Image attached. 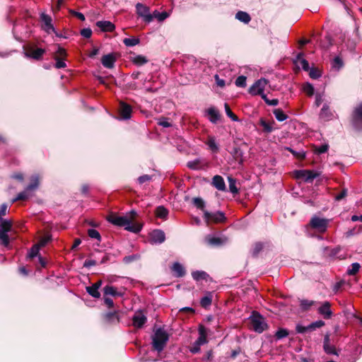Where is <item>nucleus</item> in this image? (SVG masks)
I'll return each mask as SVG.
<instances>
[{
    "label": "nucleus",
    "instance_id": "nucleus-1",
    "mask_svg": "<svg viewBox=\"0 0 362 362\" xmlns=\"http://www.w3.org/2000/svg\"><path fill=\"white\" fill-rule=\"evenodd\" d=\"M136 216V211L132 210L129 214L124 216H118L115 213H110L107 215L106 219L116 226L124 227L128 231L138 233L141 230L142 225L134 221Z\"/></svg>",
    "mask_w": 362,
    "mask_h": 362
},
{
    "label": "nucleus",
    "instance_id": "nucleus-2",
    "mask_svg": "<svg viewBox=\"0 0 362 362\" xmlns=\"http://www.w3.org/2000/svg\"><path fill=\"white\" fill-rule=\"evenodd\" d=\"M24 56L30 59L40 61L42 59L43 55L46 50L42 48L37 47L35 43H27L23 46Z\"/></svg>",
    "mask_w": 362,
    "mask_h": 362
},
{
    "label": "nucleus",
    "instance_id": "nucleus-3",
    "mask_svg": "<svg viewBox=\"0 0 362 362\" xmlns=\"http://www.w3.org/2000/svg\"><path fill=\"white\" fill-rule=\"evenodd\" d=\"M252 329L259 334L262 333L264 331L269 328L267 323L264 318L257 311H252L249 317Z\"/></svg>",
    "mask_w": 362,
    "mask_h": 362
},
{
    "label": "nucleus",
    "instance_id": "nucleus-4",
    "mask_svg": "<svg viewBox=\"0 0 362 362\" xmlns=\"http://www.w3.org/2000/svg\"><path fill=\"white\" fill-rule=\"evenodd\" d=\"M169 339V335L162 328L158 329L153 337V348L154 350L160 352L162 351L168 341Z\"/></svg>",
    "mask_w": 362,
    "mask_h": 362
},
{
    "label": "nucleus",
    "instance_id": "nucleus-5",
    "mask_svg": "<svg viewBox=\"0 0 362 362\" xmlns=\"http://www.w3.org/2000/svg\"><path fill=\"white\" fill-rule=\"evenodd\" d=\"M13 221L11 220L3 219L0 221V244L8 247L10 238L8 233L12 229Z\"/></svg>",
    "mask_w": 362,
    "mask_h": 362
},
{
    "label": "nucleus",
    "instance_id": "nucleus-6",
    "mask_svg": "<svg viewBox=\"0 0 362 362\" xmlns=\"http://www.w3.org/2000/svg\"><path fill=\"white\" fill-rule=\"evenodd\" d=\"M350 122L354 129L357 131L362 130V103H360L354 108Z\"/></svg>",
    "mask_w": 362,
    "mask_h": 362
},
{
    "label": "nucleus",
    "instance_id": "nucleus-7",
    "mask_svg": "<svg viewBox=\"0 0 362 362\" xmlns=\"http://www.w3.org/2000/svg\"><path fill=\"white\" fill-rule=\"evenodd\" d=\"M204 221L207 224L211 223H224L226 221V217L224 213L221 211H216L215 213H211L208 211H204L203 216Z\"/></svg>",
    "mask_w": 362,
    "mask_h": 362
},
{
    "label": "nucleus",
    "instance_id": "nucleus-8",
    "mask_svg": "<svg viewBox=\"0 0 362 362\" xmlns=\"http://www.w3.org/2000/svg\"><path fill=\"white\" fill-rule=\"evenodd\" d=\"M329 224V220L314 216L310 221V226L312 228L317 230L320 233H325L327 230Z\"/></svg>",
    "mask_w": 362,
    "mask_h": 362
},
{
    "label": "nucleus",
    "instance_id": "nucleus-9",
    "mask_svg": "<svg viewBox=\"0 0 362 362\" xmlns=\"http://www.w3.org/2000/svg\"><path fill=\"white\" fill-rule=\"evenodd\" d=\"M119 311L114 310L106 312L103 314V322L107 325H117L120 321Z\"/></svg>",
    "mask_w": 362,
    "mask_h": 362
},
{
    "label": "nucleus",
    "instance_id": "nucleus-10",
    "mask_svg": "<svg viewBox=\"0 0 362 362\" xmlns=\"http://www.w3.org/2000/svg\"><path fill=\"white\" fill-rule=\"evenodd\" d=\"M295 175L297 179H302L306 182H312L320 175V173L314 170H299L295 171Z\"/></svg>",
    "mask_w": 362,
    "mask_h": 362
},
{
    "label": "nucleus",
    "instance_id": "nucleus-11",
    "mask_svg": "<svg viewBox=\"0 0 362 362\" xmlns=\"http://www.w3.org/2000/svg\"><path fill=\"white\" fill-rule=\"evenodd\" d=\"M136 13L141 18H143L144 21L149 23L153 19V16L151 13H150L149 7L141 4L138 3L136 5Z\"/></svg>",
    "mask_w": 362,
    "mask_h": 362
},
{
    "label": "nucleus",
    "instance_id": "nucleus-12",
    "mask_svg": "<svg viewBox=\"0 0 362 362\" xmlns=\"http://www.w3.org/2000/svg\"><path fill=\"white\" fill-rule=\"evenodd\" d=\"M268 83V81L264 78H262L257 81H256L252 86L249 88V93L252 95H256L257 94H262L264 92V90L266 86Z\"/></svg>",
    "mask_w": 362,
    "mask_h": 362
},
{
    "label": "nucleus",
    "instance_id": "nucleus-13",
    "mask_svg": "<svg viewBox=\"0 0 362 362\" xmlns=\"http://www.w3.org/2000/svg\"><path fill=\"white\" fill-rule=\"evenodd\" d=\"M40 18L41 22L42 23V28L45 31H46L47 33H50V32L52 31V32H54V33H56V35L57 36H59L57 33V32L52 23V19L50 16L47 15L45 13H42L40 14Z\"/></svg>",
    "mask_w": 362,
    "mask_h": 362
},
{
    "label": "nucleus",
    "instance_id": "nucleus-14",
    "mask_svg": "<svg viewBox=\"0 0 362 362\" xmlns=\"http://www.w3.org/2000/svg\"><path fill=\"white\" fill-rule=\"evenodd\" d=\"M119 115L122 119H129L132 117V107L125 102L120 101L118 107Z\"/></svg>",
    "mask_w": 362,
    "mask_h": 362
},
{
    "label": "nucleus",
    "instance_id": "nucleus-15",
    "mask_svg": "<svg viewBox=\"0 0 362 362\" xmlns=\"http://www.w3.org/2000/svg\"><path fill=\"white\" fill-rule=\"evenodd\" d=\"M146 321L147 318L143 314V312L141 310H138L137 312H136V313L132 317L133 326L138 329L141 328L146 322Z\"/></svg>",
    "mask_w": 362,
    "mask_h": 362
},
{
    "label": "nucleus",
    "instance_id": "nucleus-16",
    "mask_svg": "<svg viewBox=\"0 0 362 362\" xmlns=\"http://www.w3.org/2000/svg\"><path fill=\"white\" fill-rule=\"evenodd\" d=\"M117 54L115 52L110 53L103 56L101 59L102 64L107 69H112L117 60Z\"/></svg>",
    "mask_w": 362,
    "mask_h": 362
},
{
    "label": "nucleus",
    "instance_id": "nucleus-17",
    "mask_svg": "<svg viewBox=\"0 0 362 362\" xmlns=\"http://www.w3.org/2000/svg\"><path fill=\"white\" fill-rule=\"evenodd\" d=\"M317 311L326 320L330 319L333 315V313L331 310V303L328 301L323 302L317 309Z\"/></svg>",
    "mask_w": 362,
    "mask_h": 362
},
{
    "label": "nucleus",
    "instance_id": "nucleus-18",
    "mask_svg": "<svg viewBox=\"0 0 362 362\" xmlns=\"http://www.w3.org/2000/svg\"><path fill=\"white\" fill-rule=\"evenodd\" d=\"M206 113L209 120L213 124H216L221 119V115L214 107L208 108L206 110Z\"/></svg>",
    "mask_w": 362,
    "mask_h": 362
},
{
    "label": "nucleus",
    "instance_id": "nucleus-19",
    "mask_svg": "<svg viewBox=\"0 0 362 362\" xmlns=\"http://www.w3.org/2000/svg\"><path fill=\"white\" fill-rule=\"evenodd\" d=\"M150 238H151V242H153L154 243L160 244L165 241V235L163 230L156 229V230H153L150 233Z\"/></svg>",
    "mask_w": 362,
    "mask_h": 362
},
{
    "label": "nucleus",
    "instance_id": "nucleus-20",
    "mask_svg": "<svg viewBox=\"0 0 362 362\" xmlns=\"http://www.w3.org/2000/svg\"><path fill=\"white\" fill-rule=\"evenodd\" d=\"M170 269L173 276L175 277L181 278L186 274L185 267L180 262H175Z\"/></svg>",
    "mask_w": 362,
    "mask_h": 362
},
{
    "label": "nucleus",
    "instance_id": "nucleus-21",
    "mask_svg": "<svg viewBox=\"0 0 362 362\" xmlns=\"http://www.w3.org/2000/svg\"><path fill=\"white\" fill-rule=\"evenodd\" d=\"M304 54L303 52H299L296 58L293 60V62L298 65V64L301 65L302 69L305 71H308L310 69L309 63L308 62L303 58Z\"/></svg>",
    "mask_w": 362,
    "mask_h": 362
},
{
    "label": "nucleus",
    "instance_id": "nucleus-22",
    "mask_svg": "<svg viewBox=\"0 0 362 362\" xmlns=\"http://www.w3.org/2000/svg\"><path fill=\"white\" fill-rule=\"evenodd\" d=\"M96 25L103 32H112L115 26V25L108 21H99L96 22Z\"/></svg>",
    "mask_w": 362,
    "mask_h": 362
},
{
    "label": "nucleus",
    "instance_id": "nucleus-23",
    "mask_svg": "<svg viewBox=\"0 0 362 362\" xmlns=\"http://www.w3.org/2000/svg\"><path fill=\"white\" fill-rule=\"evenodd\" d=\"M212 185L218 190L226 191V187L223 178L218 175L214 176L212 179Z\"/></svg>",
    "mask_w": 362,
    "mask_h": 362
},
{
    "label": "nucleus",
    "instance_id": "nucleus-24",
    "mask_svg": "<svg viewBox=\"0 0 362 362\" xmlns=\"http://www.w3.org/2000/svg\"><path fill=\"white\" fill-rule=\"evenodd\" d=\"M103 291L104 296H112L113 297H119L123 296V293L117 291L115 287L110 285L105 286Z\"/></svg>",
    "mask_w": 362,
    "mask_h": 362
},
{
    "label": "nucleus",
    "instance_id": "nucleus-25",
    "mask_svg": "<svg viewBox=\"0 0 362 362\" xmlns=\"http://www.w3.org/2000/svg\"><path fill=\"white\" fill-rule=\"evenodd\" d=\"M320 117L325 120H329L332 119V113L329 109V107L327 104H325L322 106L320 110Z\"/></svg>",
    "mask_w": 362,
    "mask_h": 362
},
{
    "label": "nucleus",
    "instance_id": "nucleus-26",
    "mask_svg": "<svg viewBox=\"0 0 362 362\" xmlns=\"http://www.w3.org/2000/svg\"><path fill=\"white\" fill-rule=\"evenodd\" d=\"M206 241L209 245L214 247H219L225 243L223 239L218 237H207Z\"/></svg>",
    "mask_w": 362,
    "mask_h": 362
},
{
    "label": "nucleus",
    "instance_id": "nucleus-27",
    "mask_svg": "<svg viewBox=\"0 0 362 362\" xmlns=\"http://www.w3.org/2000/svg\"><path fill=\"white\" fill-rule=\"evenodd\" d=\"M40 184V177L38 175H33L30 177V183L26 187L27 190L33 191L36 189Z\"/></svg>",
    "mask_w": 362,
    "mask_h": 362
},
{
    "label": "nucleus",
    "instance_id": "nucleus-28",
    "mask_svg": "<svg viewBox=\"0 0 362 362\" xmlns=\"http://www.w3.org/2000/svg\"><path fill=\"white\" fill-rule=\"evenodd\" d=\"M235 18L244 23H248L251 21L250 16L247 12L242 11H239L236 13Z\"/></svg>",
    "mask_w": 362,
    "mask_h": 362
},
{
    "label": "nucleus",
    "instance_id": "nucleus-29",
    "mask_svg": "<svg viewBox=\"0 0 362 362\" xmlns=\"http://www.w3.org/2000/svg\"><path fill=\"white\" fill-rule=\"evenodd\" d=\"M130 61L136 66H142L148 62V59L143 55H136L131 58Z\"/></svg>",
    "mask_w": 362,
    "mask_h": 362
},
{
    "label": "nucleus",
    "instance_id": "nucleus-30",
    "mask_svg": "<svg viewBox=\"0 0 362 362\" xmlns=\"http://www.w3.org/2000/svg\"><path fill=\"white\" fill-rule=\"evenodd\" d=\"M229 190L233 194L239 192V189L236 186V180L231 176L228 177Z\"/></svg>",
    "mask_w": 362,
    "mask_h": 362
},
{
    "label": "nucleus",
    "instance_id": "nucleus-31",
    "mask_svg": "<svg viewBox=\"0 0 362 362\" xmlns=\"http://www.w3.org/2000/svg\"><path fill=\"white\" fill-rule=\"evenodd\" d=\"M206 144L208 145L209 148L213 152H218L219 151L218 145L216 142V139L214 136H209Z\"/></svg>",
    "mask_w": 362,
    "mask_h": 362
},
{
    "label": "nucleus",
    "instance_id": "nucleus-32",
    "mask_svg": "<svg viewBox=\"0 0 362 362\" xmlns=\"http://www.w3.org/2000/svg\"><path fill=\"white\" fill-rule=\"evenodd\" d=\"M274 123V121L272 123L267 122L264 118L259 119V124L263 127V131L265 133H271L273 132L272 124Z\"/></svg>",
    "mask_w": 362,
    "mask_h": 362
},
{
    "label": "nucleus",
    "instance_id": "nucleus-33",
    "mask_svg": "<svg viewBox=\"0 0 362 362\" xmlns=\"http://www.w3.org/2000/svg\"><path fill=\"white\" fill-rule=\"evenodd\" d=\"M156 215L157 217L162 218V219H166L168 215V211L166 208H165L163 206H159L156 209Z\"/></svg>",
    "mask_w": 362,
    "mask_h": 362
},
{
    "label": "nucleus",
    "instance_id": "nucleus-34",
    "mask_svg": "<svg viewBox=\"0 0 362 362\" xmlns=\"http://www.w3.org/2000/svg\"><path fill=\"white\" fill-rule=\"evenodd\" d=\"M192 276L195 281L206 280L209 276V274L204 271H195L192 273Z\"/></svg>",
    "mask_w": 362,
    "mask_h": 362
},
{
    "label": "nucleus",
    "instance_id": "nucleus-35",
    "mask_svg": "<svg viewBox=\"0 0 362 362\" xmlns=\"http://www.w3.org/2000/svg\"><path fill=\"white\" fill-rule=\"evenodd\" d=\"M231 154L233 156V158L240 163H242L243 161V152L240 147L235 146L232 150Z\"/></svg>",
    "mask_w": 362,
    "mask_h": 362
},
{
    "label": "nucleus",
    "instance_id": "nucleus-36",
    "mask_svg": "<svg viewBox=\"0 0 362 362\" xmlns=\"http://www.w3.org/2000/svg\"><path fill=\"white\" fill-rule=\"evenodd\" d=\"M273 114L274 115L276 119L279 122H283L288 117V115H286L280 108L274 109L273 110Z\"/></svg>",
    "mask_w": 362,
    "mask_h": 362
},
{
    "label": "nucleus",
    "instance_id": "nucleus-37",
    "mask_svg": "<svg viewBox=\"0 0 362 362\" xmlns=\"http://www.w3.org/2000/svg\"><path fill=\"white\" fill-rule=\"evenodd\" d=\"M289 334V332L287 329L285 328H279L277 331L275 332L274 337L276 340H280L284 337H288Z\"/></svg>",
    "mask_w": 362,
    "mask_h": 362
},
{
    "label": "nucleus",
    "instance_id": "nucleus-38",
    "mask_svg": "<svg viewBox=\"0 0 362 362\" xmlns=\"http://www.w3.org/2000/svg\"><path fill=\"white\" fill-rule=\"evenodd\" d=\"M192 203L197 209L202 210L204 213V211H206L204 209L205 202L202 198H200V197L193 198Z\"/></svg>",
    "mask_w": 362,
    "mask_h": 362
},
{
    "label": "nucleus",
    "instance_id": "nucleus-39",
    "mask_svg": "<svg viewBox=\"0 0 362 362\" xmlns=\"http://www.w3.org/2000/svg\"><path fill=\"white\" fill-rule=\"evenodd\" d=\"M86 290L90 296L95 298H99L100 297V293L98 291V289L94 287L93 285H91L90 286H87L86 288Z\"/></svg>",
    "mask_w": 362,
    "mask_h": 362
},
{
    "label": "nucleus",
    "instance_id": "nucleus-40",
    "mask_svg": "<svg viewBox=\"0 0 362 362\" xmlns=\"http://www.w3.org/2000/svg\"><path fill=\"white\" fill-rule=\"evenodd\" d=\"M30 190H27L26 188L24 191L20 192L18 194L17 197L13 199V202H17V201H25L28 199L30 197L29 194Z\"/></svg>",
    "mask_w": 362,
    "mask_h": 362
},
{
    "label": "nucleus",
    "instance_id": "nucleus-41",
    "mask_svg": "<svg viewBox=\"0 0 362 362\" xmlns=\"http://www.w3.org/2000/svg\"><path fill=\"white\" fill-rule=\"evenodd\" d=\"M361 268V265L358 262H355L351 264L350 268L347 270L346 273L349 276L356 275Z\"/></svg>",
    "mask_w": 362,
    "mask_h": 362
},
{
    "label": "nucleus",
    "instance_id": "nucleus-42",
    "mask_svg": "<svg viewBox=\"0 0 362 362\" xmlns=\"http://www.w3.org/2000/svg\"><path fill=\"white\" fill-rule=\"evenodd\" d=\"M140 40L138 37L124 38L123 43L127 47H133L139 45Z\"/></svg>",
    "mask_w": 362,
    "mask_h": 362
},
{
    "label": "nucleus",
    "instance_id": "nucleus-43",
    "mask_svg": "<svg viewBox=\"0 0 362 362\" xmlns=\"http://www.w3.org/2000/svg\"><path fill=\"white\" fill-rule=\"evenodd\" d=\"M212 298L211 294L209 293L208 296H204L201 298L200 305L202 308H206L209 305H211Z\"/></svg>",
    "mask_w": 362,
    "mask_h": 362
},
{
    "label": "nucleus",
    "instance_id": "nucleus-44",
    "mask_svg": "<svg viewBox=\"0 0 362 362\" xmlns=\"http://www.w3.org/2000/svg\"><path fill=\"white\" fill-rule=\"evenodd\" d=\"M224 108L226 111V114L228 117H230L233 121L237 122L238 121V117L232 112L229 105L228 103L224 104Z\"/></svg>",
    "mask_w": 362,
    "mask_h": 362
},
{
    "label": "nucleus",
    "instance_id": "nucleus-45",
    "mask_svg": "<svg viewBox=\"0 0 362 362\" xmlns=\"http://www.w3.org/2000/svg\"><path fill=\"white\" fill-rule=\"evenodd\" d=\"M40 247L38 245H37L36 244L34 245L30 250L28 254V256L27 257L29 258V259H33L35 257H37V256H39V250H40Z\"/></svg>",
    "mask_w": 362,
    "mask_h": 362
},
{
    "label": "nucleus",
    "instance_id": "nucleus-46",
    "mask_svg": "<svg viewBox=\"0 0 362 362\" xmlns=\"http://www.w3.org/2000/svg\"><path fill=\"white\" fill-rule=\"evenodd\" d=\"M303 91L308 95L313 96L314 95L315 89L313 86L310 83H305L303 87Z\"/></svg>",
    "mask_w": 362,
    "mask_h": 362
},
{
    "label": "nucleus",
    "instance_id": "nucleus-47",
    "mask_svg": "<svg viewBox=\"0 0 362 362\" xmlns=\"http://www.w3.org/2000/svg\"><path fill=\"white\" fill-rule=\"evenodd\" d=\"M329 149V145L327 144H322V146L317 147L316 146H313V151L317 154H322L327 151Z\"/></svg>",
    "mask_w": 362,
    "mask_h": 362
},
{
    "label": "nucleus",
    "instance_id": "nucleus-48",
    "mask_svg": "<svg viewBox=\"0 0 362 362\" xmlns=\"http://www.w3.org/2000/svg\"><path fill=\"white\" fill-rule=\"evenodd\" d=\"M246 80H247V77L246 76H243V75L242 76H239L236 78V80L235 81V84L238 87L245 88L247 86Z\"/></svg>",
    "mask_w": 362,
    "mask_h": 362
},
{
    "label": "nucleus",
    "instance_id": "nucleus-49",
    "mask_svg": "<svg viewBox=\"0 0 362 362\" xmlns=\"http://www.w3.org/2000/svg\"><path fill=\"white\" fill-rule=\"evenodd\" d=\"M323 349L327 354L339 355L335 346L333 345L328 344L323 346Z\"/></svg>",
    "mask_w": 362,
    "mask_h": 362
},
{
    "label": "nucleus",
    "instance_id": "nucleus-50",
    "mask_svg": "<svg viewBox=\"0 0 362 362\" xmlns=\"http://www.w3.org/2000/svg\"><path fill=\"white\" fill-rule=\"evenodd\" d=\"M87 233L90 238L96 239L99 242L101 241V235L97 230L90 228L88 230Z\"/></svg>",
    "mask_w": 362,
    "mask_h": 362
},
{
    "label": "nucleus",
    "instance_id": "nucleus-51",
    "mask_svg": "<svg viewBox=\"0 0 362 362\" xmlns=\"http://www.w3.org/2000/svg\"><path fill=\"white\" fill-rule=\"evenodd\" d=\"M152 15L153 16V18H156L159 21H163L168 17V13L167 12L163 11V12L160 13L159 11H158L156 10L154 11V12Z\"/></svg>",
    "mask_w": 362,
    "mask_h": 362
},
{
    "label": "nucleus",
    "instance_id": "nucleus-52",
    "mask_svg": "<svg viewBox=\"0 0 362 362\" xmlns=\"http://www.w3.org/2000/svg\"><path fill=\"white\" fill-rule=\"evenodd\" d=\"M288 151H290L296 158L299 160H304L305 158V152L302 151L300 152H297L292 149L291 148H286Z\"/></svg>",
    "mask_w": 362,
    "mask_h": 362
},
{
    "label": "nucleus",
    "instance_id": "nucleus-53",
    "mask_svg": "<svg viewBox=\"0 0 362 362\" xmlns=\"http://www.w3.org/2000/svg\"><path fill=\"white\" fill-rule=\"evenodd\" d=\"M54 59L56 61V63H55V65H54L55 68H57V69H62V68H65L66 66V64L64 62V59H62V58H60L58 56H54Z\"/></svg>",
    "mask_w": 362,
    "mask_h": 362
},
{
    "label": "nucleus",
    "instance_id": "nucleus-54",
    "mask_svg": "<svg viewBox=\"0 0 362 362\" xmlns=\"http://www.w3.org/2000/svg\"><path fill=\"white\" fill-rule=\"evenodd\" d=\"M315 303L313 300H308L306 299H303L300 300V307L304 310H308L312 305Z\"/></svg>",
    "mask_w": 362,
    "mask_h": 362
},
{
    "label": "nucleus",
    "instance_id": "nucleus-55",
    "mask_svg": "<svg viewBox=\"0 0 362 362\" xmlns=\"http://www.w3.org/2000/svg\"><path fill=\"white\" fill-rule=\"evenodd\" d=\"M263 244L260 242L255 243L252 250V256L257 257L263 249Z\"/></svg>",
    "mask_w": 362,
    "mask_h": 362
},
{
    "label": "nucleus",
    "instance_id": "nucleus-56",
    "mask_svg": "<svg viewBox=\"0 0 362 362\" xmlns=\"http://www.w3.org/2000/svg\"><path fill=\"white\" fill-rule=\"evenodd\" d=\"M309 76L313 79H317L321 76V72L317 68H311L309 69Z\"/></svg>",
    "mask_w": 362,
    "mask_h": 362
},
{
    "label": "nucleus",
    "instance_id": "nucleus-57",
    "mask_svg": "<svg viewBox=\"0 0 362 362\" xmlns=\"http://www.w3.org/2000/svg\"><path fill=\"white\" fill-rule=\"evenodd\" d=\"M153 176L148 175H143L138 177L137 181L139 185H143L145 182L152 180Z\"/></svg>",
    "mask_w": 362,
    "mask_h": 362
},
{
    "label": "nucleus",
    "instance_id": "nucleus-58",
    "mask_svg": "<svg viewBox=\"0 0 362 362\" xmlns=\"http://www.w3.org/2000/svg\"><path fill=\"white\" fill-rule=\"evenodd\" d=\"M200 163L199 160H194L192 161H189L187 164V166L192 170H198L199 168V165Z\"/></svg>",
    "mask_w": 362,
    "mask_h": 362
},
{
    "label": "nucleus",
    "instance_id": "nucleus-59",
    "mask_svg": "<svg viewBox=\"0 0 362 362\" xmlns=\"http://www.w3.org/2000/svg\"><path fill=\"white\" fill-rule=\"evenodd\" d=\"M344 65L342 59L339 57H334L333 60V66L338 69H341Z\"/></svg>",
    "mask_w": 362,
    "mask_h": 362
},
{
    "label": "nucleus",
    "instance_id": "nucleus-60",
    "mask_svg": "<svg viewBox=\"0 0 362 362\" xmlns=\"http://www.w3.org/2000/svg\"><path fill=\"white\" fill-rule=\"evenodd\" d=\"M325 40L326 41V42H325L323 45H322V46L324 48L328 49L330 46L332 45L333 40L329 35H327L325 36Z\"/></svg>",
    "mask_w": 362,
    "mask_h": 362
},
{
    "label": "nucleus",
    "instance_id": "nucleus-61",
    "mask_svg": "<svg viewBox=\"0 0 362 362\" xmlns=\"http://www.w3.org/2000/svg\"><path fill=\"white\" fill-rule=\"evenodd\" d=\"M50 240L51 238L49 236L43 237L40 240L38 243L36 245H38L40 248H41L42 247H45L50 241Z\"/></svg>",
    "mask_w": 362,
    "mask_h": 362
},
{
    "label": "nucleus",
    "instance_id": "nucleus-62",
    "mask_svg": "<svg viewBox=\"0 0 362 362\" xmlns=\"http://www.w3.org/2000/svg\"><path fill=\"white\" fill-rule=\"evenodd\" d=\"M69 13L72 16L76 17L77 18H78L79 20H81L82 21H84L85 19H86L84 15L82 13L77 12V11H76L74 10H72V9L69 10Z\"/></svg>",
    "mask_w": 362,
    "mask_h": 362
},
{
    "label": "nucleus",
    "instance_id": "nucleus-63",
    "mask_svg": "<svg viewBox=\"0 0 362 362\" xmlns=\"http://www.w3.org/2000/svg\"><path fill=\"white\" fill-rule=\"evenodd\" d=\"M81 35L86 38H90L92 35V30L88 28H83L81 30Z\"/></svg>",
    "mask_w": 362,
    "mask_h": 362
},
{
    "label": "nucleus",
    "instance_id": "nucleus-64",
    "mask_svg": "<svg viewBox=\"0 0 362 362\" xmlns=\"http://www.w3.org/2000/svg\"><path fill=\"white\" fill-rule=\"evenodd\" d=\"M55 56H58L62 59H65L66 56V52L64 48L58 47V49L56 52Z\"/></svg>",
    "mask_w": 362,
    "mask_h": 362
}]
</instances>
